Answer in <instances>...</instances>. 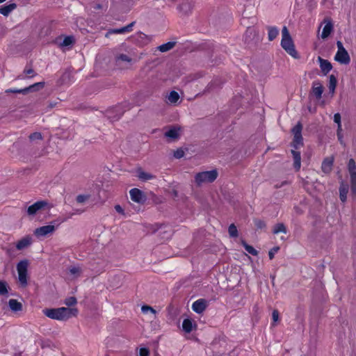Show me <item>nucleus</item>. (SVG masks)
<instances>
[{"label":"nucleus","instance_id":"1","mask_svg":"<svg viewBox=\"0 0 356 356\" xmlns=\"http://www.w3.org/2000/svg\"><path fill=\"white\" fill-rule=\"evenodd\" d=\"M43 314L48 318L57 321H67L72 316H76L78 310L76 308L59 307L43 309Z\"/></svg>","mask_w":356,"mask_h":356},{"label":"nucleus","instance_id":"2","mask_svg":"<svg viewBox=\"0 0 356 356\" xmlns=\"http://www.w3.org/2000/svg\"><path fill=\"white\" fill-rule=\"evenodd\" d=\"M281 47L293 58H298L299 55L296 50L293 41L290 35L286 26H284L282 29Z\"/></svg>","mask_w":356,"mask_h":356},{"label":"nucleus","instance_id":"3","mask_svg":"<svg viewBox=\"0 0 356 356\" xmlns=\"http://www.w3.org/2000/svg\"><path fill=\"white\" fill-rule=\"evenodd\" d=\"M337 51L334 56V60L340 64L348 65L350 63V57L343 43L338 40L337 42Z\"/></svg>","mask_w":356,"mask_h":356},{"label":"nucleus","instance_id":"4","mask_svg":"<svg viewBox=\"0 0 356 356\" xmlns=\"http://www.w3.org/2000/svg\"><path fill=\"white\" fill-rule=\"evenodd\" d=\"M218 177V172L216 170L198 172L195 177V182L198 185L203 183L213 182Z\"/></svg>","mask_w":356,"mask_h":356},{"label":"nucleus","instance_id":"5","mask_svg":"<svg viewBox=\"0 0 356 356\" xmlns=\"http://www.w3.org/2000/svg\"><path fill=\"white\" fill-rule=\"evenodd\" d=\"M28 261L24 259L20 261L17 265L18 280L22 286L27 285Z\"/></svg>","mask_w":356,"mask_h":356},{"label":"nucleus","instance_id":"6","mask_svg":"<svg viewBox=\"0 0 356 356\" xmlns=\"http://www.w3.org/2000/svg\"><path fill=\"white\" fill-rule=\"evenodd\" d=\"M56 230V226L51 222L49 225L36 228L34 234L38 238L45 237L52 234Z\"/></svg>","mask_w":356,"mask_h":356},{"label":"nucleus","instance_id":"7","mask_svg":"<svg viewBox=\"0 0 356 356\" xmlns=\"http://www.w3.org/2000/svg\"><path fill=\"white\" fill-rule=\"evenodd\" d=\"M47 204V201H38L28 207L27 213L29 216H34L38 211L46 207Z\"/></svg>","mask_w":356,"mask_h":356},{"label":"nucleus","instance_id":"8","mask_svg":"<svg viewBox=\"0 0 356 356\" xmlns=\"http://www.w3.org/2000/svg\"><path fill=\"white\" fill-rule=\"evenodd\" d=\"M208 305V302L203 298L195 300L192 304V309L197 314H202L204 312Z\"/></svg>","mask_w":356,"mask_h":356},{"label":"nucleus","instance_id":"9","mask_svg":"<svg viewBox=\"0 0 356 356\" xmlns=\"http://www.w3.org/2000/svg\"><path fill=\"white\" fill-rule=\"evenodd\" d=\"M43 86H44V83L43 82H39V83L33 84V85L30 86L29 87L24 88L23 89L10 88V89L7 90L6 92L26 94L29 91H33V90H35V88H42Z\"/></svg>","mask_w":356,"mask_h":356},{"label":"nucleus","instance_id":"10","mask_svg":"<svg viewBox=\"0 0 356 356\" xmlns=\"http://www.w3.org/2000/svg\"><path fill=\"white\" fill-rule=\"evenodd\" d=\"M323 24H325V25L323 28V31L321 34V38L322 39H326L327 38L329 37V35L333 31V24L332 21L328 18H326L323 20Z\"/></svg>","mask_w":356,"mask_h":356},{"label":"nucleus","instance_id":"11","mask_svg":"<svg viewBox=\"0 0 356 356\" xmlns=\"http://www.w3.org/2000/svg\"><path fill=\"white\" fill-rule=\"evenodd\" d=\"M131 200L137 203H142L145 201V198L143 192L138 188H132L129 191Z\"/></svg>","mask_w":356,"mask_h":356},{"label":"nucleus","instance_id":"12","mask_svg":"<svg viewBox=\"0 0 356 356\" xmlns=\"http://www.w3.org/2000/svg\"><path fill=\"white\" fill-rule=\"evenodd\" d=\"M320 68L324 75L327 74L332 69V65L327 60L322 58L321 56L318 57Z\"/></svg>","mask_w":356,"mask_h":356},{"label":"nucleus","instance_id":"13","mask_svg":"<svg viewBox=\"0 0 356 356\" xmlns=\"http://www.w3.org/2000/svg\"><path fill=\"white\" fill-rule=\"evenodd\" d=\"M312 95L317 99H319L322 97L323 92V87L319 81H314L312 88Z\"/></svg>","mask_w":356,"mask_h":356},{"label":"nucleus","instance_id":"14","mask_svg":"<svg viewBox=\"0 0 356 356\" xmlns=\"http://www.w3.org/2000/svg\"><path fill=\"white\" fill-rule=\"evenodd\" d=\"M32 243V238L30 236H26L16 243V248L18 250H24Z\"/></svg>","mask_w":356,"mask_h":356},{"label":"nucleus","instance_id":"15","mask_svg":"<svg viewBox=\"0 0 356 356\" xmlns=\"http://www.w3.org/2000/svg\"><path fill=\"white\" fill-rule=\"evenodd\" d=\"M333 162L334 159L332 157L325 158L323 160L321 165V169L323 172L325 173H329L332 170Z\"/></svg>","mask_w":356,"mask_h":356},{"label":"nucleus","instance_id":"16","mask_svg":"<svg viewBox=\"0 0 356 356\" xmlns=\"http://www.w3.org/2000/svg\"><path fill=\"white\" fill-rule=\"evenodd\" d=\"M291 154L293 158V166L296 170H299L301 166V156L300 152L296 151V149L291 150Z\"/></svg>","mask_w":356,"mask_h":356},{"label":"nucleus","instance_id":"17","mask_svg":"<svg viewBox=\"0 0 356 356\" xmlns=\"http://www.w3.org/2000/svg\"><path fill=\"white\" fill-rule=\"evenodd\" d=\"M134 23L135 22H131L127 26H123L122 28L112 29L110 32L115 34H122L124 33L130 32L132 30Z\"/></svg>","mask_w":356,"mask_h":356},{"label":"nucleus","instance_id":"18","mask_svg":"<svg viewBox=\"0 0 356 356\" xmlns=\"http://www.w3.org/2000/svg\"><path fill=\"white\" fill-rule=\"evenodd\" d=\"M348 192V186L341 183L339 187V197L342 202H345L347 198V193Z\"/></svg>","mask_w":356,"mask_h":356},{"label":"nucleus","instance_id":"19","mask_svg":"<svg viewBox=\"0 0 356 356\" xmlns=\"http://www.w3.org/2000/svg\"><path fill=\"white\" fill-rule=\"evenodd\" d=\"M15 8V3H10L8 5L1 6L0 13L4 16H8Z\"/></svg>","mask_w":356,"mask_h":356},{"label":"nucleus","instance_id":"20","mask_svg":"<svg viewBox=\"0 0 356 356\" xmlns=\"http://www.w3.org/2000/svg\"><path fill=\"white\" fill-rule=\"evenodd\" d=\"M337 83V80L336 76L333 74H331L329 76L328 88H329V91L332 94V95H334V93L335 92Z\"/></svg>","mask_w":356,"mask_h":356},{"label":"nucleus","instance_id":"21","mask_svg":"<svg viewBox=\"0 0 356 356\" xmlns=\"http://www.w3.org/2000/svg\"><path fill=\"white\" fill-rule=\"evenodd\" d=\"M268 31V38L270 41L275 39L279 34V29L276 26H269Z\"/></svg>","mask_w":356,"mask_h":356},{"label":"nucleus","instance_id":"22","mask_svg":"<svg viewBox=\"0 0 356 356\" xmlns=\"http://www.w3.org/2000/svg\"><path fill=\"white\" fill-rule=\"evenodd\" d=\"M8 305L13 312L20 311L22 307V304L15 299L9 300Z\"/></svg>","mask_w":356,"mask_h":356},{"label":"nucleus","instance_id":"23","mask_svg":"<svg viewBox=\"0 0 356 356\" xmlns=\"http://www.w3.org/2000/svg\"><path fill=\"white\" fill-rule=\"evenodd\" d=\"M74 42V38L72 35L65 36L63 40L59 43L61 47H66L71 46Z\"/></svg>","mask_w":356,"mask_h":356},{"label":"nucleus","instance_id":"24","mask_svg":"<svg viewBox=\"0 0 356 356\" xmlns=\"http://www.w3.org/2000/svg\"><path fill=\"white\" fill-rule=\"evenodd\" d=\"M303 145V138L302 135L293 136L292 147L297 149L300 146Z\"/></svg>","mask_w":356,"mask_h":356},{"label":"nucleus","instance_id":"25","mask_svg":"<svg viewBox=\"0 0 356 356\" xmlns=\"http://www.w3.org/2000/svg\"><path fill=\"white\" fill-rule=\"evenodd\" d=\"M179 129L177 127H172L165 132V136L170 138H177L179 136Z\"/></svg>","mask_w":356,"mask_h":356},{"label":"nucleus","instance_id":"26","mask_svg":"<svg viewBox=\"0 0 356 356\" xmlns=\"http://www.w3.org/2000/svg\"><path fill=\"white\" fill-rule=\"evenodd\" d=\"M348 169L350 173V176L354 177L356 175V163L353 159H350L348 163Z\"/></svg>","mask_w":356,"mask_h":356},{"label":"nucleus","instance_id":"27","mask_svg":"<svg viewBox=\"0 0 356 356\" xmlns=\"http://www.w3.org/2000/svg\"><path fill=\"white\" fill-rule=\"evenodd\" d=\"M182 328L186 332H191L193 330L192 321L188 318L184 319L182 323Z\"/></svg>","mask_w":356,"mask_h":356},{"label":"nucleus","instance_id":"28","mask_svg":"<svg viewBox=\"0 0 356 356\" xmlns=\"http://www.w3.org/2000/svg\"><path fill=\"white\" fill-rule=\"evenodd\" d=\"M69 272L74 277H77L80 275L82 270L81 267L79 266H71L69 268Z\"/></svg>","mask_w":356,"mask_h":356},{"label":"nucleus","instance_id":"29","mask_svg":"<svg viewBox=\"0 0 356 356\" xmlns=\"http://www.w3.org/2000/svg\"><path fill=\"white\" fill-rule=\"evenodd\" d=\"M175 44V42H168L165 44H163L159 47V49L161 52H165L174 47Z\"/></svg>","mask_w":356,"mask_h":356},{"label":"nucleus","instance_id":"30","mask_svg":"<svg viewBox=\"0 0 356 356\" xmlns=\"http://www.w3.org/2000/svg\"><path fill=\"white\" fill-rule=\"evenodd\" d=\"M241 243L244 247L245 250L250 254L256 256L258 252L251 245H248L245 241L242 240Z\"/></svg>","mask_w":356,"mask_h":356},{"label":"nucleus","instance_id":"31","mask_svg":"<svg viewBox=\"0 0 356 356\" xmlns=\"http://www.w3.org/2000/svg\"><path fill=\"white\" fill-rule=\"evenodd\" d=\"M138 177L143 181L152 179L154 177L149 173L145 172L141 170L138 171Z\"/></svg>","mask_w":356,"mask_h":356},{"label":"nucleus","instance_id":"32","mask_svg":"<svg viewBox=\"0 0 356 356\" xmlns=\"http://www.w3.org/2000/svg\"><path fill=\"white\" fill-rule=\"evenodd\" d=\"M273 232L275 234H279L281 232L286 234V228L283 223H278L275 225Z\"/></svg>","mask_w":356,"mask_h":356},{"label":"nucleus","instance_id":"33","mask_svg":"<svg viewBox=\"0 0 356 356\" xmlns=\"http://www.w3.org/2000/svg\"><path fill=\"white\" fill-rule=\"evenodd\" d=\"M179 99V95L176 91H171L168 97V99L170 103L175 104Z\"/></svg>","mask_w":356,"mask_h":356},{"label":"nucleus","instance_id":"34","mask_svg":"<svg viewBox=\"0 0 356 356\" xmlns=\"http://www.w3.org/2000/svg\"><path fill=\"white\" fill-rule=\"evenodd\" d=\"M228 232L232 238H236L238 235L237 227L234 224H231L228 228Z\"/></svg>","mask_w":356,"mask_h":356},{"label":"nucleus","instance_id":"35","mask_svg":"<svg viewBox=\"0 0 356 356\" xmlns=\"http://www.w3.org/2000/svg\"><path fill=\"white\" fill-rule=\"evenodd\" d=\"M302 125L301 122H298L296 126H294L291 130L293 136L302 135Z\"/></svg>","mask_w":356,"mask_h":356},{"label":"nucleus","instance_id":"36","mask_svg":"<svg viewBox=\"0 0 356 356\" xmlns=\"http://www.w3.org/2000/svg\"><path fill=\"white\" fill-rule=\"evenodd\" d=\"M8 293L7 283L4 281H0V296H7Z\"/></svg>","mask_w":356,"mask_h":356},{"label":"nucleus","instance_id":"37","mask_svg":"<svg viewBox=\"0 0 356 356\" xmlns=\"http://www.w3.org/2000/svg\"><path fill=\"white\" fill-rule=\"evenodd\" d=\"M350 184L351 193L356 197V175L350 177Z\"/></svg>","mask_w":356,"mask_h":356},{"label":"nucleus","instance_id":"38","mask_svg":"<svg viewBox=\"0 0 356 356\" xmlns=\"http://www.w3.org/2000/svg\"><path fill=\"white\" fill-rule=\"evenodd\" d=\"M179 9L181 10V11H184V13H187L188 12H189L191 10V6L190 3H188V2H184L183 3H181L179 6Z\"/></svg>","mask_w":356,"mask_h":356},{"label":"nucleus","instance_id":"39","mask_svg":"<svg viewBox=\"0 0 356 356\" xmlns=\"http://www.w3.org/2000/svg\"><path fill=\"white\" fill-rule=\"evenodd\" d=\"M254 222L257 229H261L266 227L265 222L261 219L255 218Z\"/></svg>","mask_w":356,"mask_h":356},{"label":"nucleus","instance_id":"40","mask_svg":"<svg viewBox=\"0 0 356 356\" xmlns=\"http://www.w3.org/2000/svg\"><path fill=\"white\" fill-rule=\"evenodd\" d=\"M141 311L143 314H147L149 312H151L152 314H156V311L154 308H152V307L150 306H148V305H143L142 307H141Z\"/></svg>","mask_w":356,"mask_h":356},{"label":"nucleus","instance_id":"41","mask_svg":"<svg viewBox=\"0 0 356 356\" xmlns=\"http://www.w3.org/2000/svg\"><path fill=\"white\" fill-rule=\"evenodd\" d=\"M77 302L76 299L74 297H69L65 300V304L68 306H73Z\"/></svg>","mask_w":356,"mask_h":356},{"label":"nucleus","instance_id":"42","mask_svg":"<svg viewBox=\"0 0 356 356\" xmlns=\"http://www.w3.org/2000/svg\"><path fill=\"white\" fill-rule=\"evenodd\" d=\"M89 197H90L89 195H77L76 200L78 203H83L87 200H88Z\"/></svg>","mask_w":356,"mask_h":356},{"label":"nucleus","instance_id":"43","mask_svg":"<svg viewBox=\"0 0 356 356\" xmlns=\"http://www.w3.org/2000/svg\"><path fill=\"white\" fill-rule=\"evenodd\" d=\"M117 60L131 63V59L126 54H120L117 57Z\"/></svg>","mask_w":356,"mask_h":356},{"label":"nucleus","instance_id":"44","mask_svg":"<svg viewBox=\"0 0 356 356\" xmlns=\"http://www.w3.org/2000/svg\"><path fill=\"white\" fill-rule=\"evenodd\" d=\"M31 140H41L42 138V134L39 132H34L29 136Z\"/></svg>","mask_w":356,"mask_h":356},{"label":"nucleus","instance_id":"45","mask_svg":"<svg viewBox=\"0 0 356 356\" xmlns=\"http://www.w3.org/2000/svg\"><path fill=\"white\" fill-rule=\"evenodd\" d=\"M149 354V351L147 348L143 347L139 350V355L140 356H148Z\"/></svg>","mask_w":356,"mask_h":356},{"label":"nucleus","instance_id":"46","mask_svg":"<svg viewBox=\"0 0 356 356\" xmlns=\"http://www.w3.org/2000/svg\"><path fill=\"white\" fill-rule=\"evenodd\" d=\"M184 156V152L182 149H179L174 152V156L177 159H181Z\"/></svg>","mask_w":356,"mask_h":356},{"label":"nucleus","instance_id":"47","mask_svg":"<svg viewBox=\"0 0 356 356\" xmlns=\"http://www.w3.org/2000/svg\"><path fill=\"white\" fill-rule=\"evenodd\" d=\"M272 318L273 323H275L279 320V312L277 310H273L272 313Z\"/></svg>","mask_w":356,"mask_h":356},{"label":"nucleus","instance_id":"48","mask_svg":"<svg viewBox=\"0 0 356 356\" xmlns=\"http://www.w3.org/2000/svg\"><path fill=\"white\" fill-rule=\"evenodd\" d=\"M341 115H340V113H335V114L334 115V118H333L334 122L335 123H337V124H341Z\"/></svg>","mask_w":356,"mask_h":356},{"label":"nucleus","instance_id":"49","mask_svg":"<svg viewBox=\"0 0 356 356\" xmlns=\"http://www.w3.org/2000/svg\"><path fill=\"white\" fill-rule=\"evenodd\" d=\"M24 73L29 76H34V71L32 69H25L24 70Z\"/></svg>","mask_w":356,"mask_h":356},{"label":"nucleus","instance_id":"50","mask_svg":"<svg viewBox=\"0 0 356 356\" xmlns=\"http://www.w3.org/2000/svg\"><path fill=\"white\" fill-rule=\"evenodd\" d=\"M278 250H279L278 248H275L269 251L268 256H269L270 259H273L275 253L277 252Z\"/></svg>","mask_w":356,"mask_h":356},{"label":"nucleus","instance_id":"51","mask_svg":"<svg viewBox=\"0 0 356 356\" xmlns=\"http://www.w3.org/2000/svg\"><path fill=\"white\" fill-rule=\"evenodd\" d=\"M115 211L119 213H121V214H123L124 213V210L122 208V207L119 204H117L115 206Z\"/></svg>","mask_w":356,"mask_h":356},{"label":"nucleus","instance_id":"52","mask_svg":"<svg viewBox=\"0 0 356 356\" xmlns=\"http://www.w3.org/2000/svg\"><path fill=\"white\" fill-rule=\"evenodd\" d=\"M341 131H342L341 124H337V136H339V134L341 133Z\"/></svg>","mask_w":356,"mask_h":356},{"label":"nucleus","instance_id":"53","mask_svg":"<svg viewBox=\"0 0 356 356\" xmlns=\"http://www.w3.org/2000/svg\"><path fill=\"white\" fill-rule=\"evenodd\" d=\"M236 355L237 354L234 351H233L229 354V356H236Z\"/></svg>","mask_w":356,"mask_h":356},{"label":"nucleus","instance_id":"54","mask_svg":"<svg viewBox=\"0 0 356 356\" xmlns=\"http://www.w3.org/2000/svg\"><path fill=\"white\" fill-rule=\"evenodd\" d=\"M338 138L340 140V142L342 143V134H341V133L339 134V136H338Z\"/></svg>","mask_w":356,"mask_h":356},{"label":"nucleus","instance_id":"55","mask_svg":"<svg viewBox=\"0 0 356 356\" xmlns=\"http://www.w3.org/2000/svg\"><path fill=\"white\" fill-rule=\"evenodd\" d=\"M6 0H0V3L4 2Z\"/></svg>","mask_w":356,"mask_h":356}]
</instances>
